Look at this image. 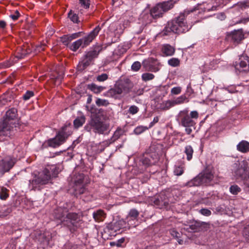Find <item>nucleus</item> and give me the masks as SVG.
Here are the masks:
<instances>
[{
	"mask_svg": "<svg viewBox=\"0 0 249 249\" xmlns=\"http://www.w3.org/2000/svg\"><path fill=\"white\" fill-rule=\"evenodd\" d=\"M60 171L55 165H48L43 171L34 174V178L29 180V186L32 190H36L38 185L48 184L53 178L57 177Z\"/></svg>",
	"mask_w": 249,
	"mask_h": 249,
	"instance_id": "2",
	"label": "nucleus"
},
{
	"mask_svg": "<svg viewBox=\"0 0 249 249\" xmlns=\"http://www.w3.org/2000/svg\"><path fill=\"white\" fill-rule=\"evenodd\" d=\"M67 212V208L58 207L54 210L53 215L54 218L60 220L64 216Z\"/></svg>",
	"mask_w": 249,
	"mask_h": 249,
	"instance_id": "23",
	"label": "nucleus"
},
{
	"mask_svg": "<svg viewBox=\"0 0 249 249\" xmlns=\"http://www.w3.org/2000/svg\"><path fill=\"white\" fill-rule=\"evenodd\" d=\"M14 98V94L12 92H7L0 97V106H3L11 102Z\"/></svg>",
	"mask_w": 249,
	"mask_h": 249,
	"instance_id": "22",
	"label": "nucleus"
},
{
	"mask_svg": "<svg viewBox=\"0 0 249 249\" xmlns=\"http://www.w3.org/2000/svg\"><path fill=\"white\" fill-rule=\"evenodd\" d=\"M106 216V214L102 210H98L93 213L94 220L97 222L103 221Z\"/></svg>",
	"mask_w": 249,
	"mask_h": 249,
	"instance_id": "27",
	"label": "nucleus"
},
{
	"mask_svg": "<svg viewBox=\"0 0 249 249\" xmlns=\"http://www.w3.org/2000/svg\"><path fill=\"white\" fill-rule=\"evenodd\" d=\"M155 76L154 74L150 73H144L142 75V78L144 81H147L154 79Z\"/></svg>",
	"mask_w": 249,
	"mask_h": 249,
	"instance_id": "45",
	"label": "nucleus"
},
{
	"mask_svg": "<svg viewBox=\"0 0 249 249\" xmlns=\"http://www.w3.org/2000/svg\"><path fill=\"white\" fill-rule=\"evenodd\" d=\"M73 187L74 194L76 197L85 194L87 195L89 194L88 191L83 185L74 186Z\"/></svg>",
	"mask_w": 249,
	"mask_h": 249,
	"instance_id": "25",
	"label": "nucleus"
},
{
	"mask_svg": "<svg viewBox=\"0 0 249 249\" xmlns=\"http://www.w3.org/2000/svg\"><path fill=\"white\" fill-rule=\"evenodd\" d=\"M214 169L211 165H208L197 176L189 181L186 186L191 187L201 185L208 186L214 178Z\"/></svg>",
	"mask_w": 249,
	"mask_h": 249,
	"instance_id": "6",
	"label": "nucleus"
},
{
	"mask_svg": "<svg viewBox=\"0 0 249 249\" xmlns=\"http://www.w3.org/2000/svg\"><path fill=\"white\" fill-rule=\"evenodd\" d=\"M35 237L36 240L41 243H48L52 238L51 234L48 231L42 232L40 231H36L35 233Z\"/></svg>",
	"mask_w": 249,
	"mask_h": 249,
	"instance_id": "20",
	"label": "nucleus"
},
{
	"mask_svg": "<svg viewBox=\"0 0 249 249\" xmlns=\"http://www.w3.org/2000/svg\"><path fill=\"white\" fill-rule=\"evenodd\" d=\"M164 13L160 3L157 4L150 10V15L154 19L162 17Z\"/></svg>",
	"mask_w": 249,
	"mask_h": 249,
	"instance_id": "21",
	"label": "nucleus"
},
{
	"mask_svg": "<svg viewBox=\"0 0 249 249\" xmlns=\"http://www.w3.org/2000/svg\"><path fill=\"white\" fill-rule=\"evenodd\" d=\"M183 172H184L183 167H182L180 166L176 167V168L174 170V171L175 175H176V176H178L181 175L183 173Z\"/></svg>",
	"mask_w": 249,
	"mask_h": 249,
	"instance_id": "53",
	"label": "nucleus"
},
{
	"mask_svg": "<svg viewBox=\"0 0 249 249\" xmlns=\"http://www.w3.org/2000/svg\"><path fill=\"white\" fill-rule=\"evenodd\" d=\"M87 88L96 94L100 93L105 89V87L103 86H98L94 83L88 84L87 85Z\"/></svg>",
	"mask_w": 249,
	"mask_h": 249,
	"instance_id": "29",
	"label": "nucleus"
},
{
	"mask_svg": "<svg viewBox=\"0 0 249 249\" xmlns=\"http://www.w3.org/2000/svg\"><path fill=\"white\" fill-rule=\"evenodd\" d=\"M162 52L166 56H171L175 53V49L169 44H164L162 47Z\"/></svg>",
	"mask_w": 249,
	"mask_h": 249,
	"instance_id": "26",
	"label": "nucleus"
},
{
	"mask_svg": "<svg viewBox=\"0 0 249 249\" xmlns=\"http://www.w3.org/2000/svg\"><path fill=\"white\" fill-rule=\"evenodd\" d=\"M125 131L121 127H118L114 132L113 135L111 137L112 142H115L123 135H125Z\"/></svg>",
	"mask_w": 249,
	"mask_h": 249,
	"instance_id": "30",
	"label": "nucleus"
},
{
	"mask_svg": "<svg viewBox=\"0 0 249 249\" xmlns=\"http://www.w3.org/2000/svg\"><path fill=\"white\" fill-rule=\"evenodd\" d=\"M72 127L71 123L66 122L56 133L55 137L48 139L44 142L41 145V149L48 147L55 148L59 146L65 142L68 138L72 134Z\"/></svg>",
	"mask_w": 249,
	"mask_h": 249,
	"instance_id": "4",
	"label": "nucleus"
},
{
	"mask_svg": "<svg viewBox=\"0 0 249 249\" xmlns=\"http://www.w3.org/2000/svg\"><path fill=\"white\" fill-rule=\"evenodd\" d=\"M189 223L188 226L184 228L189 232H199L206 231L210 228V224L209 222H202L198 220H193Z\"/></svg>",
	"mask_w": 249,
	"mask_h": 249,
	"instance_id": "12",
	"label": "nucleus"
},
{
	"mask_svg": "<svg viewBox=\"0 0 249 249\" xmlns=\"http://www.w3.org/2000/svg\"><path fill=\"white\" fill-rule=\"evenodd\" d=\"M82 34L83 32H79L72 34H69V35L70 36V37H71V39L72 41L73 39H75L80 37L82 36Z\"/></svg>",
	"mask_w": 249,
	"mask_h": 249,
	"instance_id": "56",
	"label": "nucleus"
},
{
	"mask_svg": "<svg viewBox=\"0 0 249 249\" xmlns=\"http://www.w3.org/2000/svg\"><path fill=\"white\" fill-rule=\"evenodd\" d=\"M176 2V1H174L173 0H169L162 2H160V4L161 7L162 11L164 13H165L172 9L174 7Z\"/></svg>",
	"mask_w": 249,
	"mask_h": 249,
	"instance_id": "24",
	"label": "nucleus"
},
{
	"mask_svg": "<svg viewBox=\"0 0 249 249\" xmlns=\"http://www.w3.org/2000/svg\"><path fill=\"white\" fill-rule=\"evenodd\" d=\"M190 117L193 119H197L198 117V113L196 111H193L189 114Z\"/></svg>",
	"mask_w": 249,
	"mask_h": 249,
	"instance_id": "61",
	"label": "nucleus"
},
{
	"mask_svg": "<svg viewBox=\"0 0 249 249\" xmlns=\"http://www.w3.org/2000/svg\"><path fill=\"white\" fill-rule=\"evenodd\" d=\"M199 212L202 215L206 216H210L212 213L210 210L208 209L203 208L199 211Z\"/></svg>",
	"mask_w": 249,
	"mask_h": 249,
	"instance_id": "54",
	"label": "nucleus"
},
{
	"mask_svg": "<svg viewBox=\"0 0 249 249\" xmlns=\"http://www.w3.org/2000/svg\"><path fill=\"white\" fill-rule=\"evenodd\" d=\"M133 84L129 79L116 83L114 87L109 89L106 95L115 99H121L128 93L133 88Z\"/></svg>",
	"mask_w": 249,
	"mask_h": 249,
	"instance_id": "7",
	"label": "nucleus"
},
{
	"mask_svg": "<svg viewBox=\"0 0 249 249\" xmlns=\"http://www.w3.org/2000/svg\"><path fill=\"white\" fill-rule=\"evenodd\" d=\"M224 210H225L223 206H222L221 205L218 206L216 207L215 208L216 212H218V213L224 212Z\"/></svg>",
	"mask_w": 249,
	"mask_h": 249,
	"instance_id": "64",
	"label": "nucleus"
},
{
	"mask_svg": "<svg viewBox=\"0 0 249 249\" xmlns=\"http://www.w3.org/2000/svg\"><path fill=\"white\" fill-rule=\"evenodd\" d=\"M234 165L233 175L236 179L243 181L244 190L249 192V161L243 160Z\"/></svg>",
	"mask_w": 249,
	"mask_h": 249,
	"instance_id": "5",
	"label": "nucleus"
},
{
	"mask_svg": "<svg viewBox=\"0 0 249 249\" xmlns=\"http://www.w3.org/2000/svg\"><path fill=\"white\" fill-rule=\"evenodd\" d=\"M170 234L174 238L178 239V242L179 244L182 245L183 243V241L180 239L181 234L178 232L175 229H171L169 231Z\"/></svg>",
	"mask_w": 249,
	"mask_h": 249,
	"instance_id": "33",
	"label": "nucleus"
},
{
	"mask_svg": "<svg viewBox=\"0 0 249 249\" xmlns=\"http://www.w3.org/2000/svg\"><path fill=\"white\" fill-rule=\"evenodd\" d=\"M90 0H79V3L81 6L85 9H88L90 5Z\"/></svg>",
	"mask_w": 249,
	"mask_h": 249,
	"instance_id": "50",
	"label": "nucleus"
},
{
	"mask_svg": "<svg viewBox=\"0 0 249 249\" xmlns=\"http://www.w3.org/2000/svg\"><path fill=\"white\" fill-rule=\"evenodd\" d=\"M184 153L187 156V160H190L193 158L194 150L191 145H187L185 147Z\"/></svg>",
	"mask_w": 249,
	"mask_h": 249,
	"instance_id": "34",
	"label": "nucleus"
},
{
	"mask_svg": "<svg viewBox=\"0 0 249 249\" xmlns=\"http://www.w3.org/2000/svg\"><path fill=\"white\" fill-rule=\"evenodd\" d=\"M177 120L183 126H194L196 124L195 121L190 117L187 109L179 112L177 116Z\"/></svg>",
	"mask_w": 249,
	"mask_h": 249,
	"instance_id": "14",
	"label": "nucleus"
},
{
	"mask_svg": "<svg viewBox=\"0 0 249 249\" xmlns=\"http://www.w3.org/2000/svg\"><path fill=\"white\" fill-rule=\"evenodd\" d=\"M96 104L98 107L107 106L109 104V103L107 100L97 98L96 101Z\"/></svg>",
	"mask_w": 249,
	"mask_h": 249,
	"instance_id": "47",
	"label": "nucleus"
},
{
	"mask_svg": "<svg viewBox=\"0 0 249 249\" xmlns=\"http://www.w3.org/2000/svg\"><path fill=\"white\" fill-rule=\"evenodd\" d=\"M149 128V127H146L143 126H138L137 127L135 128L134 129V133L135 134L137 135H139L144 131H145L146 130H147Z\"/></svg>",
	"mask_w": 249,
	"mask_h": 249,
	"instance_id": "44",
	"label": "nucleus"
},
{
	"mask_svg": "<svg viewBox=\"0 0 249 249\" xmlns=\"http://www.w3.org/2000/svg\"><path fill=\"white\" fill-rule=\"evenodd\" d=\"M142 66L147 71L156 72L159 70L157 59L152 57L144 60L142 62Z\"/></svg>",
	"mask_w": 249,
	"mask_h": 249,
	"instance_id": "17",
	"label": "nucleus"
},
{
	"mask_svg": "<svg viewBox=\"0 0 249 249\" xmlns=\"http://www.w3.org/2000/svg\"><path fill=\"white\" fill-rule=\"evenodd\" d=\"M139 111L138 107L136 106H131L129 108V112L131 114H136Z\"/></svg>",
	"mask_w": 249,
	"mask_h": 249,
	"instance_id": "57",
	"label": "nucleus"
},
{
	"mask_svg": "<svg viewBox=\"0 0 249 249\" xmlns=\"http://www.w3.org/2000/svg\"><path fill=\"white\" fill-rule=\"evenodd\" d=\"M34 95V93L33 91L27 90L26 93L23 95L22 98L24 100L26 101L29 100L31 97Z\"/></svg>",
	"mask_w": 249,
	"mask_h": 249,
	"instance_id": "51",
	"label": "nucleus"
},
{
	"mask_svg": "<svg viewBox=\"0 0 249 249\" xmlns=\"http://www.w3.org/2000/svg\"><path fill=\"white\" fill-rule=\"evenodd\" d=\"M68 17L74 23H78L79 22L78 15L76 14L73 13L72 10H71L68 13Z\"/></svg>",
	"mask_w": 249,
	"mask_h": 249,
	"instance_id": "41",
	"label": "nucleus"
},
{
	"mask_svg": "<svg viewBox=\"0 0 249 249\" xmlns=\"http://www.w3.org/2000/svg\"><path fill=\"white\" fill-rule=\"evenodd\" d=\"M100 30L99 26H96L88 35L73 42L69 46L70 49L73 52H76L80 47L82 48L87 47L98 35Z\"/></svg>",
	"mask_w": 249,
	"mask_h": 249,
	"instance_id": "10",
	"label": "nucleus"
},
{
	"mask_svg": "<svg viewBox=\"0 0 249 249\" xmlns=\"http://www.w3.org/2000/svg\"><path fill=\"white\" fill-rule=\"evenodd\" d=\"M46 45L44 44H40L39 45H37L36 47L35 51L36 52H40L45 50Z\"/></svg>",
	"mask_w": 249,
	"mask_h": 249,
	"instance_id": "60",
	"label": "nucleus"
},
{
	"mask_svg": "<svg viewBox=\"0 0 249 249\" xmlns=\"http://www.w3.org/2000/svg\"><path fill=\"white\" fill-rule=\"evenodd\" d=\"M20 16V13L18 10H16L15 11V13L14 14H12L10 16V17L13 20H16L18 19V18Z\"/></svg>",
	"mask_w": 249,
	"mask_h": 249,
	"instance_id": "58",
	"label": "nucleus"
},
{
	"mask_svg": "<svg viewBox=\"0 0 249 249\" xmlns=\"http://www.w3.org/2000/svg\"><path fill=\"white\" fill-rule=\"evenodd\" d=\"M187 98L185 95H182L177 98H176L175 100L172 101H169L167 103L166 105L167 104L169 105V107L174 106L175 105H178L184 102L185 100H187Z\"/></svg>",
	"mask_w": 249,
	"mask_h": 249,
	"instance_id": "32",
	"label": "nucleus"
},
{
	"mask_svg": "<svg viewBox=\"0 0 249 249\" xmlns=\"http://www.w3.org/2000/svg\"><path fill=\"white\" fill-rule=\"evenodd\" d=\"M168 64L172 67H177L180 64V61L177 58H172L168 61Z\"/></svg>",
	"mask_w": 249,
	"mask_h": 249,
	"instance_id": "43",
	"label": "nucleus"
},
{
	"mask_svg": "<svg viewBox=\"0 0 249 249\" xmlns=\"http://www.w3.org/2000/svg\"><path fill=\"white\" fill-rule=\"evenodd\" d=\"M16 160L10 157H6L0 160V173L3 175L8 172L14 166Z\"/></svg>",
	"mask_w": 249,
	"mask_h": 249,
	"instance_id": "16",
	"label": "nucleus"
},
{
	"mask_svg": "<svg viewBox=\"0 0 249 249\" xmlns=\"http://www.w3.org/2000/svg\"><path fill=\"white\" fill-rule=\"evenodd\" d=\"M86 118L85 116L82 115L80 117H77L73 121V126L75 129H78L79 127L82 126L85 123Z\"/></svg>",
	"mask_w": 249,
	"mask_h": 249,
	"instance_id": "31",
	"label": "nucleus"
},
{
	"mask_svg": "<svg viewBox=\"0 0 249 249\" xmlns=\"http://www.w3.org/2000/svg\"><path fill=\"white\" fill-rule=\"evenodd\" d=\"M63 79V74L62 73L61 74H58V75H57L56 77L54 78V82L55 84L58 83V84H59L61 82Z\"/></svg>",
	"mask_w": 249,
	"mask_h": 249,
	"instance_id": "59",
	"label": "nucleus"
},
{
	"mask_svg": "<svg viewBox=\"0 0 249 249\" xmlns=\"http://www.w3.org/2000/svg\"><path fill=\"white\" fill-rule=\"evenodd\" d=\"M241 191V188L237 185H231L230 188V192L234 195H237Z\"/></svg>",
	"mask_w": 249,
	"mask_h": 249,
	"instance_id": "42",
	"label": "nucleus"
},
{
	"mask_svg": "<svg viewBox=\"0 0 249 249\" xmlns=\"http://www.w3.org/2000/svg\"><path fill=\"white\" fill-rule=\"evenodd\" d=\"M237 149L242 153H247L249 151V142L242 141L237 145Z\"/></svg>",
	"mask_w": 249,
	"mask_h": 249,
	"instance_id": "28",
	"label": "nucleus"
},
{
	"mask_svg": "<svg viewBox=\"0 0 249 249\" xmlns=\"http://www.w3.org/2000/svg\"><path fill=\"white\" fill-rule=\"evenodd\" d=\"M60 41L62 43L66 46H68L70 42L71 41V37L69 35H65L61 36L60 38Z\"/></svg>",
	"mask_w": 249,
	"mask_h": 249,
	"instance_id": "40",
	"label": "nucleus"
},
{
	"mask_svg": "<svg viewBox=\"0 0 249 249\" xmlns=\"http://www.w3.org/2000/svg\"><path fill=\"white\" fill-rule=\"evenodd\" d=\"M23 129L24 124L18 119V109L11 107L0 120V140H4V137L12 138Z\"/></svg>",
	"mask_w": 249,
	"mask_h": 249,
	"instance_id": "1",
	"label": "nucleus"
},
{
	"mask_svg": "<svg viewBox=\"0 0 249 249\" xmlns=\"http://www.w3.org/2000/svg\"><path fill=\"white\" fill-rule=\"evenodd\" d=\"M243 235L246 241L249 243V224L244 227L243 230Z\"/></svg>",
	"mask_w": 249,
	"mask_h": 249,
	"instance_id": "46",
	"label": "nucleus"
},
{
	"mask_svg": "<svg viewBox=\"0 0 249 249\" xmlns=\"http://www.w3.org/2000/svg\"><path fill=\"white\" fill-rule=\"evenodd\" d=\"M103 47L101 45H95L91 49L86 52L83 56L82 60L79 62L77 66V70L78 71H82L89 67L92 62L97 58L99 53L103 50Z\"/></svg>",
	"mask_w": 249,
	"mask_h": 249,
	"instance_id": "9",
	"label": "nucleus"
},
{
	"mask_svg": "<svg viewBox=\"0 0 249 249\" xmlns=\"http://www.w3.org/2000/svg\"><path fill=\"white\" fill-rule=\"evenodd\" d=\"M9 190L5 187H0V198L2 200H6L9 197Z\"/></svg>",
	"mask_w": 249,
	"mask_h": 249,
	"instance_id": "35",
	"label": "nucleus"
},
{
	"mask_svg": "<svg viewBox=\"0 0 249 249\" xmlns=\"http://www.w3.org/2000/svg\"><path fill=\"white\" fill-rule=\"evenodd\" d=\"M30 52H31V51H30V49H29V50L26 51V53H22L20 54L17 55V57L18 58V59H21V58H23L27 54L29 53Z\"/></svg>",
	"mask_w": 249,
	"mask_h": 249,
	"instance_id": "63",
	"label": "nucleus"
},
{
	"mask_svg": "<svg viewBox=\"0 0 249 249\" xmlns=\"http://www.w3.org/2000/svg\"><path fill=\"white\" fill-rule=\"evenodd\" d=\"M154 204L158 208L162 209L166 207L169 205L168 196L164 192H161L152 200Z\"/></svg>",
	"mask_w": 249,
	"mask_h": 249,
	"instance_id": "19",
	"label": "nucleus"
},
{
	"mask_svg": "<svg viewBox=\"0 0 249 249\" xmlns=\"http://www.w3.org/2000/svg\"><path fill=\"white\" fill-rule=\"evenodd\" d=\"M139 215V212L135 209H131L129 212L127 219L131 218L132 220L136 219Z\"/></svg>",
	"mask_w": 249,
	"mask_h": 249,
	"instance_id": "36",
	"label": "nucleus"
},
{
	"mask_svg": "<svg viewBox=\"0 0 249 249\" xmlns=\"http://www.w3.org/2000/svg\"><path fill=\"white\" fill-rule=\"evenodd\" d=\"M189 30L184 13H181L178 16L168 21L162 34L168 36L170 33L181 34L186 33Z\"/></svg>",
	"mask_w": 249,
	"mask_h": 249,
	"instance_id": "3",
	"label": "nucleus"
},
{
	"mask_svg": "<svg viewBox=\"0 0 249 249\" xmlns=\"http://www.w3.org/2000/svg\"><path fill=\"white\" fill-rule=\"evenodd\" d=\"M63 224L71 233H74L80 227L82 219L80 215L76 213H69L66 214Z\"/></svg>",
	"mask_w": 249,
	"mask_h": 249,
	"instance_id": "11",
	"label": "nucleus"
},
{
	"mask_svg": "<svg viewBox=\"0 0 249 249\" xmlns=\"http://www.w3.org/2000/svg\"><path fill=\"white\" fill-rule=\"evenodd\" d=\"M12 212L10 207H4L0 210V217H3L7 216Z\"/></svg>",
	"mask_w": 249,
	"mask_h": 249,
	"instance_id": "39",
	"label": "nucleus"
},
{
	"mask_svg": "<svg viewBox=\"0 0 249 249\" xmlns=\"http://www.w3.org/2000/svg\"><path fill=\"white\" fill-rule=\"evenodd\" d=\"M149 153H146L143 155L142 158L141 160L142 162L143 165H144L146 166H149L152 165V163H151L150 160L149 158Z\"/></svg>",
	"mask_w": 249,
	"mask_h": 249,
	"instance_id": "38",
	"label": "nucleus"
},
{
	"mask_svg": "<svg viewBox=\"0 0 249 249\" xmlns=\"http://www.w3.org/2000/svg\"><path fill=\"white\" fill-rule=\"evenodd\" d=\"M181 88L180 87H174L171 89V93L172 94L177 95L181 92Z\"/></svg>",
	"mask_w": 249,
	"mask_h": 249,
	"instance_id": "55",
	"label": "nucleus"
},
{
	"mask_svg": "<svg viewBox=\"0 0 249 249\" xmlns=\"http://www.w3.org/2000/svg\"><path fill=\"white\" fill-rule=\"evenodd\" d=\"M240 62L234 65L235 69L239 72H248L249 71V57L243 55L239 58Z\"/></svg>",
	"mask_w": 249,
	"mask_h": 249,
	"instance_id": "18",
	"label": "nucleus"
},
{
	"mask_svg": "<svg viewBox=\"0 0 249 249\" xmlns=\"http://www.w3.org/2000/svg\"><path fill=\"white\" fill-rule=\"evenodd\" d=\"M124 241L125 238L124 237L118 240L117 241H116V246L118 247H122V244L124 242Z\"/></svg>",
	"mask_w": 249,
	"mask_h": 249,
	"instance_id": "62",
	"label": "nucleus"
},
{
	"mask_svg": "<svg viewBox=\"0 0 249 249\" xmlns=\"http://www.w3.org/2000/svg\"><path fill=\"white\" fill-rule=\"evenodd\" d=\"M126 222L123 219L116 221H112L108 224L106 229L111 235L115 236L117 234L122 233L126 228Z\"/></svg>",
	"mask_w": 249,
	"mask_h": 249,
	"instance_id": "13",
	"label": "nucleus"
},
{
	"mask_svg": "<svg viewBox=\"0 0 249 249\" xmlns=\"http://www.w3.org/2000/svg\"><path fill=\"white\" fill-rule=\"evenodd\" d=\"M84 178V175L83 174H78L74 180V186L83 185Z\"/></svg>",
	"mask_w": 249,
	"mask_h": 249,
	"instance_id": "37",
	"label": "nucleus"
},
{
	"mask_svg": "<svg viewBox=\"0 0 249 249\" xmlns=\"http://www.w3.org/2000/svg\"><path fill=\"white\" fill-rule=\"evenodd\" d=\"M108 78V76L107 73H102L96 77V80L99 82H104L107 80Z\"/></svg>",
	"mask_w": 249,
	"mask_h": 249,
	"instance_id": "52",
	"label": "nucleus"
},
{
	"mask_svg": "<svg viewBox=\"0 0 249 249\" xmlns=\"http://www.w3.org/2000/svg\"><path fill=\"white\" fill-rule=\"evenodd\" d=\"M109 124L103 121L98 114L91 116L90 121L85 126L84 129L88 132L92 130L94 133L99 134H104L109 128Z\"/></svg>",
	"mask_w": 249,
	"mask_h": 249,
	"instance_id": "8",
	"label": "nucleus"
},
{
	"mask_svg": "<svg viewBox=\"0 0 249 249\" xmlns=\"http://www.w3.org/2000/svg\"><path fill=\"white\" fill-rule=\"evenodd\" d=\"M149 160L152 165L155 164L158 161V156L156 153L149 154Z\"/></svg>",
	"mask_w": 249,
	"mask_h": 249,
	"instance_id": "48",
	"label": "nucleus"
},
{
	"mask_svg": "<svg viewBox=\"0 0 249 249\" xmlns=\"http://www.w3.org/2000/svg\"><path fill=\"white\" fill-rule=\"evenodd\" d=\"M226 39L235 44H238L244 39V34L242 29L234 30L227 35Z\"/></svg>",
	"mask_w": 249,
	"mask_h": 249,
	"instance_id": "15",
	"label": "nucleus"
},
{
	"mask_svg": "<svg viewBox=\"0 0 249 249\" xmlns=\"http://www.w3.org/2000/svg\"><path fill=\"white\" fill-rule=\"evenodd\" d=\"M142 65V64H141L140 62L135 61L131 66V70L133 71H137L140 69Z\"/></svg>",
	"mask_w": 249,
	"mask_h": 249,
	"instance_id": "49",
	"label": "nucleus"
}]
</instances>
